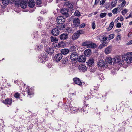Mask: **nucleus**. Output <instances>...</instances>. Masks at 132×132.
I'll list each match as a JSON object with an SVG mask.
<instances>
[{
    "label": "nucleus",
    "instance_id": "f257e3e1",
    "mask_svg": "<svg viewBox=\"0 0 132 132\" xmlns=\"http://www.w3.org/2000/svg\"><path fill=\"white\" fill-rule=\"evenodd\" d=\"M84 32L82 30H79L77 31L72 36V39L75 40L79 38L80 35L84 33Z\"/></svg>",
    "mask_w": 132,
    "mask_h": 132
},
{
    "label": "nucleus",
    "instance_id": "f03ea898",
    "mask_svg": "<svg viewBox=\"0 0 132 132\" xmlns=\"http://www.w3.org/2000/svg\"><path fill=\"white\" fill-rule=\"evenodd\" d=\"M82 45L87 48H94L95 46V45L94 43L88 41L84 42L82 43Z\"/></svg>",
    "mask_w": 132,
    "mask_h": 132
},
{
    "label": "nucleus",
    "instance_id": "7ed1b4c3",
    "mask_svg": "<svg viewBox=\"0 0 132 132\" xmlns=\"http://www.w3.org/2000/svg\"><path fill=\"white\" fill-rule=\"evenodd\" d=\"M47 53H44L39 56L41 62L46 61L47 60Z\"/></svg>",
    "mask_w": 132,
    "mask_h": 132
},
{
    "label": "nucleus",
    "instance_id": "20e7f679",
    "mask_svg": "<svg viewBox=\"0 0 132 132\" xmlns=\"http://www.w3.org/2000/svg\"><path fill=\"white\" fill-rule=\"evenodd\" d=\"M125 58V60L126 62L127 63L130 64L132 62V57L130 56L128 53L126 55H125L124 57Z\"/></svg>",
    "mask_w": 132,
    "mask_h": 132
},
{
    "label": "nucleus",
    "instance_id": "39448f33",
    "mask_svg": "<svg viewBox=\"0 0 132 132\" xmlns=\"http://www.w3.org/2000/svg\"><path fill=\"white\" fill-rule=\"evenodd\" d=\"M74 26L77 27L80 26V20L78 18H75L73 20Z\"/></svg>",
    "mask_w": 132,
    "mask_h": 132
},
{
    "label": "nucleus",
    "instance_id": "423d86ee",
    "mask_svg": "<svg viewBox=\"0 0 132 132\" xmlns=\"http://www.w3.org/2000/svg\"><path fill=\"white\" fill-rule=\"evenodd\" d=\"M65 19L62 16H60L58 17L57 18V21L58 23L62 24L65 21Z\"/></svg>",
    "mask_w": 132,
    "mask_h": 132
},
{
    "label": "nucleus",
    "instance_id": "0eeeda50",
    "mask_svg": "<svg viewBox=\"0 0 132 132\" xmlns=\"http://www.w3.org/2000/svg\"><path fill=\"white\" fill-rule=\"evenodd\" d=\"M63 57L62 54L61 53H58L56 54L54 57V60L56 62L60 61Z\"/></svg>",
    "mask_w": 132,
    "mask_h": 132
},
{
    "label": "nucleus",
    "instance_id": "6e6552de",
    "mask_svg": "<svg viewBox=\"0 0 132 132\" xmlns=\"http://www.w3.org/2000/svg\"><path fill=\"white\" fill-rule=\"evenodd\" d=\"M3 103L6 105H11L12 102V100L11 98H8L3 100Z\"/></svg>",
    "mask_w": 132,
    "mask_h": 132
},
{
    "label": "nucleus",
    "instance_id": "1a4fd4ad",
    "mask_svg": "<svg viewBox=\"0 0 132 132\" xmlns=\"http://www.w3.org/2000/svg\"><path fill=\"white\" fill-rule=\"evenodd\" d=\"M73 81L76 84L80 86L82 85V83L80 79L78 78H75L73 79Z\"/></svg>",
    "mask_w": 132,
    "mask_h": 132
},
{
    "label": "nucleus",
    "instance_id": "9d476101",
    "mask_svg": "<svg viewBox=\"0 0 132 132\" xmlns=\"http://www.w3.org/2000/svg\"><path fill=\"white\" fill-rule=\"evenodd\" d=\"M21 3H20V5L21 7L23 9L25 8L27 5V0H21Z\"/></svg>",
    "mask_w": 132,
    "mask_h": 132
},
{
    "label": "nucleus",
    "instance_id": "9b49d317",
    "mask_svg": "<svg viewBox=\"0 0 132 132\" xmlns=\"http://www.w3.org/2000/svg\"><path fill=\"white\" fill-rule=\"evenodd\" d=\"M77 55V53L76 52H73V53L71 54L70 56V57L71 60L73 61L76 60L77 59V57H76Z\"/></svg>",
    "mask_w": 132,
    "mask_h": 132
},
{
    "label": "nucleus",
    "instance_id": "f8f14e48",
    "mask_svg": "<svg viewBox=\"0 0 132 132\" xmlns=\"http://www.w3.org/2000/svg\"><path fill=\"white\" fill-rule=\"evenodd\" d=\"M59 30L56 28L53 29L51 31L52 34L55 36L58 35L59 34Z\"/></svg>",
    "mask_w": 132,
    "mask_h": 132
},
{
    "label": "nucleus",
    "instance_id": "ddd939ff",
    "mask_svg": "<svg viewBox=\"0 0 132 132\" xmlns=\"http://www.w3.org/2000/svg\"><path fill=\"white\" fill-rule=\"evenodd\" d=\"M45 50L49 54H51L54 53V50L53 48L49 47H47Z\"/></svg>",
    "mask_w": 132,
    "mask_h": 132
},
{
    "label": "nucleus",
    "instance_id": "4468645a",
    "mask_svg": "<svg viewBox=\"0 0 132 132\" xmlns=\"http://www.w3.org/2000/svg\"><path fill=\"white\" fill-rule=\"evenodd\" d=\"M106 62L107 64H111L112 63H113V58L112 59L110 57H106L105 59Z\"/></svg>",
    "mask_w": 132,
    "mask_h": 132
},
{
    "label": "nucleus",
    "instance_id": "2eb2a0df",
    "mask_svg": "<svg viewBox=\"0 0 132 132\" xmlns=\"http://www.w3.org/2000/svg\"><path fill=\"white\" fill-rule=\"evenodd\" d=\"M79 61L80 62H84L86 61V57L84 55H82L77 57Z\"/></svg>",
    "mask_w": 132,
    "mask_h": 132
},
{
    "label": "nucleus",
    "instance_id": "dca6fc26",
    "mask_svg": "<svg viewBox=\"0 0 132 132\" xmlns=\"http://www.w3.org/2000/svg\"><path fill=\"white\" fill-rule=\"evenodd\" d=\"M87 65L89 66H93L94 64V60L93 58H90L88 61L86 62Z\"/></svg>",
    "mask_w": 132,
    "mask_h": 132
},
{
    "label": "nucleus",
    "instance_id": "f3484780",
    "mask_svg": "<svg viewBox=\"0 0 132 132\" xmlns=\"http://www.w3.org/2000/svg\"><path fill=\"white\" fill-rule=\"evenodd\" d=\"M68 37V35L66 34L63 33L61 34L60 36V39L62 40L66 39Z\"/></svg>",
    "mask_w": 132,
    "mask_h": 132
},
{
    "label": "nucleus",
    "instance_id": "a211bd4d",
    "mask_svg": "<svg viewBox=\"0 0 132 132\" xmlns=\"http://www.w3.org/2000/svg\"><path fill=\"white\" fill-rule=\"evenodd\" d=\"M78 68L81 71L84 72L87 70V68L86 66L83 65H80Z\"/></svg>",
    "mask_w": 132,
    "mask_h": 132
},
{
    "label": "nucleus",
    "instance_id": "6ab92c4d",
    "mask_svg": "<svg viewBox=\"0 0 132 132\" xmlns=\"http://www.w3.org/2000/svg\"><path fill=\"white\" fill-rule=\"evenodd\" d=\"M97 65L99 67H104L105 65L104 61L103 60H100L98 62Z\"/></svg>",
    "mask_w": 132,
    "mask_h": 132
},
{
    "label": "nucleus",
    "instance_id": "aec40b11",
    "mask_svg": "<svg viewBox=\"0 0 132 132\" xmlns=\"http://www.w3.org/2000/svg\"><path fill=\"white\" fill-rule=\"evenodd\" d=\"M28 5L29 7L31 8L33 7L35 5V3L34 0H29Z\"/></svg>",
    "mask_w": 132,
    "mask_h": 132
},
{
    "label": "nucleus",
    "instance_id": "412c9836",
    "mask_svg": "<svg viewBox=\"0 0 132 132\" xmlns=\"http://www.w3.org/2000/svg\"><path fill=\"white\" fill-rule=\"evenodd\" d=\"M62 54L65 55L68 54L69 52V50L67 48H64L62 49L61 51Z\"/></svg>",
    "mask_w": 132,
    "mask_h": 132
},
{
    "label": "nucleus",
    "instance_id": "4be33fe9",
    "mask_svg": "<svg viewBox=\"0 0 132 132\" xmlns=\"http://www.w3.org/2000/svg\"><path fill=\"white\" fill-rule=\"evenodd\" d=\"M61 12L63 15H65L67 17H68V11L67 9H61Z\"/></svg>",
    "mask_w": 132,
    "mask_h": 132
},
{
    "label": "nucleus",
    "instance_id": "5701e85b",
    "mask_svg": "<svg viewBox=\"0 0 132 132\" xmlns=\"http://www.w3.org/2000/svg\"><path fill=\"white\" fill-rule=\"evenodd\" d=\"M112 50L111 46H109L106 48L105 50V54H108L110 53Z\"/></svg>",
    "mask_w": 132,
    "mask_h": 132
},
{
    "label": "nucleus",
    "instance_id": "b1692460",
    "mask_svg": "<svg viewBox=\"0 0 132 132\" xmlns=\"http://www.w3.org/2000/svg\"><path fill=\"white\" fill-rule=\"evenodd\" d=\"M113 63L118 62L121 61L120 57L119 56H115L113 58Z\"/></svg>",
    "mask_w": 132,
    "mask_h": 132
},
{
    "label": "nucleus",
    "instance_id": "393cba45",
    "mask_svg": "<svg viewBox=\"0 0 132 132\" xmlns=\"http://www.w3.org/2000/svg\"><path fill=\"white\" fill-rule=\"evenodd\" d=\"M91 51L89 49L86 50L84 52V54L86 56H89L91 55Z\"/></svg>",
    "mask_w": 132,
    "mask_h": 132
},
{
    "label": "nucleus",
    "instance_id": "a878e982",
    "mask_svg": "<svg viewBox=\"0 0 132 132\" xmlns=\"http://www.w3.org/2000/svg\"><path fill=\"white\" fill-rule=\"evenodd\" d=\"M57 27L60 30H62L65 28V26L62 24L59 23V24L57 25Z\"/></svg>",
    "mask_w": 132,
    "mask_h": 132
},
{
    "label": "nucleus",
    "instance_id": "bb28decb",
    "mask_svg": "<svg viewBox=\"0 0 132 132\" xmlns=\"http://www.w3.org/2000/svg\"><path fill=\"white\" fill-rule=\"evenodd\" d=\"M51 40L52 42H55L58 40V39L56 37L53 36H52L51 37Z\"/></svg>",
    "mask_w": 132,
    "mask_h": 132
},
{
    "label": "nucleus",
    "instance_id": "cd10ccee",
    "mask_svg": "<svg viewBox=\"0 0 132 132\" xmlns=\"http://www.w3.org/2000/svg\"><path fill=\"white\" fill-rule=\"evenodd\" d=\"M122 3L118 6V8L119 9H121L125 5L126 2L125 1H122Z\"/></svg>",
    "mask_w": 132,
    "mask_h": 132
},
{
    "label": "nucleus",
    "instance_id": "c85d7f7f",
    "mask_svg": "<svg viewBox=\"0 0 132 132\" xmlns=\"http://www.w3.org/2000/svg\"><path fill=\"white\" fill-rule=\"evenodd\" d=\"M107 44V43L105 42H103L99 46L98 48L99 49H101L103 48L104 47L106 46Z\"/></svg>",
    "mask_w": 132,
    "mask_h": 132
},
{
    "label": "nucleus",
    "instance_id": "c756f323",
    "mask_svg": "<svg viewBox=\"0 0 132 132\" xmlns=\"http://www.w3.org/2000/svg\"><path fill=\"white\" fill-rule=\"evenodd\" d=\"M76 45H73L71 46L70 48V50L72 52H75L76 51Z\"/></svg>",
    "mask_w": 132,
    "mask_h": 132
},
{
    "label": "nucleus",
    "instance_id": "7c9ffc66",
    "mask_svg": "<svg viewBox=\"0 0 132 132\" xmlns=\"http://www.w3.org/2000/svg\"><path fill=\"white\" fill-rule=\"evenodd\" d=\"M68 62V58L66 57L62 60V63L63 64H66Z\"/></svg>",
    "mask_w": 132,
    "mask_h": 132
},
{
    "label": "nucleus",
    "instance_id": "2f4dec72",
    "mask_svg": "<svg viewBox=\"0 0 132 132\" xmlns=\"http://www.w3.org/2000/svg\"><path fill=\"white\" fill-rule=\"evenodd\" d=\"M2 1V3L4 5H7L9 3V0H3Z\"/></svg>",
    "mask_w": 132,
    "mask_h": 132
},
{
    "label": "nucleus",
    "instance_id": "473e14b6",
    "mask_svg": "<svg viewBox=\"0 0 132 132\" xmlns=\"http://www.w3.org/2000/svg\"><path fill=\"white\" fill-rule=\"evenodd\" d=\"M119 9L118 7L112 10V13L114 14H116L117 13V11Z\"/></svg>",
    "mask_w": 132,
    "mask_h": 132
},
{
    "label": "nucleus",
    "instance_id": "72a5a7b5",
    "mask_svg": "<svg viewBox=\"0 0 132 132\" xmlns=\"http://www.w3.org/2000/svg\"><path fill=\"white\" fill-rule=\"evenodd\" d=\"M114 26V22H111L110 24V26L108 28V29L109 30H111L113 27Z\"/></svg>",
    "mask_w": 132,
    "mask_h": 132
},
{
    "label": "nucleus",
    "instance_id": "f704fd0d",
    "mask_svg": "<svg viewBox=\"0 0 132 132\" xmlns=\"http://www.w3.org/2000/svg\"><path fill=\"white\" fill-rule=\"evenodd\" d=\"M114 34H112L109 36L108 39L109 40L113 39L114 37Z\"/></svg>",
    "mask_w": 132,
    "mask_h": 132
},
{
    "label": "nucleus",
    "instance_id": "c9c22d12",
    "mask_svg": "<svg viewBox=\"0 0 132 132\" xmlns=\"http://www.w3.org/2000/svg\"><path fill=\"white\" fill-rule=\"evenodd\" d=\"M53 46L54 48H58L60 47L59 43H55L53 44Z\"/></svg>",
    "mask_w": 132,
    "mask_h": 132
},
{
    "label": "nucleus",
    "instance_id": "e433bc0d",
    "mask_svg": "<svg viewBox=\"0 0 132 132\" xmlns=\"http://www.w3.org/2000/svg\"><path fill=\"white\" fill-rule=\"evenodd\" d=\"M107 15L106 13H102L100 15V16L101 18H103L105 17Z\"/></svg>",
    "mask_w": 132,
    "mask_h": 132
},
{
    "label": "nucleus",
    "instance_id": "4c0bfd02",
    "mask_svg": "<svg viewBox=\"0 0 132 132\" xmlns=\"http://www.w3.org/2000/svg\"><path fill=\"white\" fill-rule=\"evenodd\" d=\"M14 1L15 2V5H19L20 3V0H14Z\"/></svg>",
    "mask_w": 132,
    "mask_h": 132
},
{
    "label": "nucleus",
    "instance_id": "58836bf2",
    "mask_svg": "<svg viewBox=\"0 0 132 132\" xmlns=\"http://www.w3.org/2000/svg\"><path fill=\"white\" fill-rule=\"evenodd\" d=\"M127 12V10L126 9H124L122 11L121 13L123 15L126 14Z\"/></svg>",
    "mask_w": 132,
    "mask_h": 132
},
{
    "label": "nucleus",
    "instance_id": "ea45409f",
    "mask_svg": "<svg viewBox=\"0 0 132 132\" xmlns=\"http://www.w3.org/2000/svg\"><path fill=\"white\" fill-rule=\"evenodd\" d=\"M75 15L76 16H79L80 15V14L78 11L77 10L75 11Z\"/></svg>",
    "mask_w": 132,
    "mask_h": 132
},
{
    "label": "nucleus",
    "instance_id": "a19ab883",
    "mask_svg": "<svg viewBox=\"0 0 132 132\" xmlns=\"http://www.w3.org/2000/svg\"><path fill=\"white\" fill-rule=\"evenodd\" d=\"M117 3V1H115L114 2H112L111 3V5L113 7H114L116 6V4Z\"/></svg>",
    "mask_w": 132,
    "mask_h": 132
},
{
    "label": "nucleus",
    "instance_id": "79ce46f5",
    "mask_svg": "<svg viewBox=\"0 0 132 132\" xmlns=\"http://www.w3.org/2000/svg\"><path fill=\"white\" fill-rule=\"evenodd\" d=\"M68 7L69 9H71L72 7V4L70 3H68L67 4Z\"/></svg>",
    "mask_w": 132,
    "mask_h": 132
},
{
    "label": "nucleus",
    "instance_id": "37998d69",
    "mask_svg": "<svg viewBox=\"0 0 132 132\" xmlns=\"http://www.w3.org/2000/svg\"><path fill=\"white\" fill-rule=\"evenodd\" d=\"M68 33H72L73 32V30L72 29L69 28L68 30Z\"/></svg>",
    "mask_w": 132,
    "mask_h": 132
},
{
    "label": "nucleus",
    "instance_id": "c03bdc74",
    "mask_svg": "<svg viewBox=\"0 0 132 132\" xmlns=\"http://www.w3.org/2000/svg\"><path fill=\"white\" fill-rule=\"evenodd\" d=\"M20 94L18 93H15L14 95V96L16 98H18L19 97Z\"/></svg>",
    "mask_w": 132,
    "mask_h": 132
},
{
    "label": "nucleus",
    "instance_id": "a18cd8bd",
    "mask_svg": "<svg viewBox=\"0 0 132 132\" xmlns=\"http://www.w3.org/2000/svg\"><path fill=\"white\" fill-rule=\"evenodd\" d=\"M59 46L60 47H62L64 45V43L63 42H61L59 43H58Z\"/></svg>",
    "mask_w": 132,
    "mask_h": 132
},
{
    "label": "nucleus",
    "instance_id": "49530a36",
    "mask_svg": "<svg viewBox=\"0 0 132 132\" xmlns=\"http://www.w3.org/2000/svg\"><path fill=\"white\" fill-rule=\"evenodd\" d=\"M82 109L81 108H79L77 109L76 110V112H82Z\"/></svg>",
    "mask_w": 132,
    "mask_h": 132
},
{
    "label": "nucleus",
    "instance_id": "de8ad7c7",
    "mask_svg": "<svg viewBox=\"0 0 132 132\" xmlns=\"http://www.w3.org/2000/svg\"><path fill=\"white\" fill-rule=\"evenodd\" d=\"M92 27L93 29H94L95 28V24L94 22H93L92 24Z\"/></svg>",
    "mask_w": 132,
    "mask_h": 132
},
{
    "label": "nucleus",
    "instance_id": "09e8293b",
    "mask_svg": "<svg viewBox=\"0 0 132 132\" xmlns=\"http://www.w3.org/2000/svg\"><path fill=\"white\" fill-rule=\"evenodd\" d=\"M108 39V38L104 36L103 37V38L102 39V41L103 42H105V41H106Z\"/></svg>",
    "mask_w": 132,
    "mask_h": 132
},
{
    "label": "nucleus",
    "instance_id": "8fccbe9b",
    "mask_svg": "<svg viewBox=\"0 0 132 132\" xmlns=\"http://www.w3.org/2000/svg\"><path fill=\"white\" fill-rule=\"evenodd\" d=\"M85 26V24L84 23H82L81 24H80V26L78 27H79L80 28H83Z\"/></svg>",
    "mask_w": 132,
    "mask_h": 132
},
{
    "label": "nucleus",
    "instance_id": "3c124183",
    "mask_svg": "<svg viewBox=\"0 0 132 132\" xmlns=\"http://www.w3.org/2000/svg\"><path fill=\"white\" fill-rule=\"evenodd\" d=\"M106 0H101L100 1V4H102V5H103L105 1H106Z\"/></svg>",
    "mask_w": 132,
    "mask_h": 132
},
{
    "label": "nucleus",
    "instance_id": "603ef678",
    "mask_svg": "<svg viewBox=\"0 0 132 132\" xmlns=\"http://www.w3.org/2000/svg\"><path fill=\"white\" fill-rule=\"evenodd\" d=\"M90 72H94L95 71V70L94 69V68H92V67H91V68H90Z\"/></svg>",
    "mask_w": 132,
    "mask_h": 132
},
{
    "label": "nucleus",
    "instance_id": "864d4df0",
    "mask_svg": "<svg viewBox=\"0 0 132 132\" xmlns=\"http://www.w3.org/2000/svg\"><path fill=\"white\" fill-rule=\"evenodd\" d=\"M121 26V24L120 23H118L117 24V27L118 28H120Z\"/></svg>",
    "mask_w": 132,
    "mask_h": 132
},
{
    "label": "nucleus",
    "instance_id": "5fc2aeb1",
    "mask_svg": "<svg viewBox=\"0 0 132 132\" xmlns=\"http://www.w3.org/2000/svg\"><path fill=\"white\" fill-rule=\"evenodd\" d=\"M30 89H29L28 91V95H30L32 94V93L30 91Z\"/></svg>",
    "mask_w": 132,
    "mask_h": 132
},
{
    "label": "nucleus",
    "instance_id": "6e6d98bb",
    "mask_svg": "<svg viewBox=\"0 0 132 132\" xmlns=\"http://www.w3.org/2000/svg\"><path fill=\"white\" fill-rule=\"evenodd\" d=\"M69 108L71 110H73V107L71 105H70L69 106Z\"/></svg>",
    "mask_w": 132,
    "mask_h": 132
},
{
    "label": "nucleus",
    "instance_id": "4d7b16f0",
    "mask_svg": "<svg viewBox=\"0 0 132 132\" xmlns=\"http://www.w3.org/2000/svg\"><path fill=\"white\" fill-rule=\"evenodd\" d=\"M127 45H129L132 44V40L130 41L129 42L127 43Z\"/></svg>",
    "mask_w": 132,
    "mask_h": 132
},
{
    "label": "nucleus",
    "instance_id": "13d9d810",
    "mask_svg": "<svg viewBox=\"0 0 132 132\" xmlns=\"http://www.w3.org/2000/svg\"><path fill=\"white\" fill-rule=\"evenodd\" d=\"M77 110V109H76V108L75 107L73 108V110H72L73 111H74L75 112H74V113H75V112H76V110Z\"/></svg>",
    "mask_w": 132,
    "mask_h": 132
},
{
    "label": "nucleus",
    "instance_id": "bf43d9fd",
    "mask_svg": "<svg viewBox=\"0 0 132 132\" xmlns=\"http://www.w3.org/2000/svg\"><path fill=\"white\" fill-rule=\"evenodd\" d=\"M120 20L122 21L123 20V18L122 16H121L120 18Z\"/></svg>",
    "mask_w": 132,
    "mask_h": 132
},
{
    "label": "nucleus",
    "instance_id": "052dcab7",
    "mask_svg": "<svg viewBox=\"0 0 132 132\" xmlns=\"http://www.w3.org/2000/svg\"><path fill=\"white\" fill-rule=\"evenodd\" d=\"M129 55H130V56H131L132 57V52L128 53H127Z\"/></svg>",
    "mask_w": 132,
    "mask_h": 132
},
{
    "label": "nucleus",
    "instance_id": "680f3d73",
    "mask_svg": "<svg viewBox=\"0 0 132 132\" xmlns=\"http://www.w3.org/2000/svg\"><path fill=\"white\" fill-rule=\"evenodd\" d=\"M129 55H130V56H131L132 57V52L128 53H127Z\"/></svg>",
    "mask_w": 132,
    "mask_h": 132
},
{
    "label": "nucleus",
    "instance_id": "e2e57ef3",
    "mask_svg": "<svg viewBox=\"0 0 132 132\" xmlns=\"http://www.w3.org/2000/svg\"><path fill=\"white\" fill-rule=\"evenodd\" d=\"M112 15V13H108V15L109 16H111Z\"/></svg>",
    "mask_w": 132,
    "mask_h": 132
},
{
    "label": "nucleus",
    "instance_id": "0e129e2a",
    "mask_svg": "<svg viewBox=\"0 0 132 132\" xmlns=\"http://www.w3.org/2000/svg\"><path fill=\"white\" fill-rule=\"evenodd\" d=\"M129 24L130 25H132V21L130 22Z\"/></svg>",
    "mask_w": 132,
    "mask_h": 132
},
{
    "label": "nucleus",
    "instance_id": "69168bd1",
    "mask_svg": "<svg viewBox=\"0 0 132 132\" xmlns=\"http://www.w3.org/2000/svg\"><path fill=\"white\" fill-rule=\"evenodd\" d=\"M131 14L130 13L129 14V15H128V17L129 18L131 17Z\"/></svg>",
    "mask_w": 132,
    "mask_h": 132
},
{
    "label": "nucleus",
    "instance_id": "338daca9",
    "mask_svg": "<svg viewBox=\"0 0 132 132\" xmlns=\"http://www.w3.org/2000/svg\"><path fill=\"white\" fill-rule=\"evenodd\" d=\"M118 20V19H116L114 21V22H117Z\"/></svg>",
    "mask_w": 132,
    "mask_h": 132
},
{
    "label": "nucleus",
    "instance_id": "774afa93",
    "mask_svg": "<svg viewBox=\"0 0 132 132\" xmlns=\"http://www.w3.org/2000/svg\"><path fill=\"white\" fill-rule=\"evenodd\" d=\"M97 12H95L94 13V14L95 15H96L97 13Z\"/></svg>",
    "mask_w": 132,
    "mask_h": 132
}]
</instances>
